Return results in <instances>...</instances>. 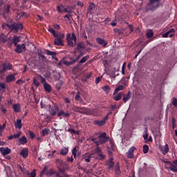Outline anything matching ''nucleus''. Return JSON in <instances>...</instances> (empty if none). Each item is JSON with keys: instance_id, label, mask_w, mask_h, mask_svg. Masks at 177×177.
Listing matches in <instances>:
<instances>
[{"instance_id": "1", "label": "nucleus", "mask_w": 177, "mask_h": 177, "mask_svg": "<svg viewBox=\"0 0 177 177\" xmlns=\"http://www.w3.org/2000/svg\"><path fill=\"white\" fill-rule=\"evenodd\" d=\"M110 137L107 136L106 132L102 133L98 137L91 139V142H93L96 146H100V145H104L109 142Z\"/></svg>"}, {"instance_id": "2", "label": "nucleus", "mask_w": 177, "mask_h": 177, "mask_svg": "<svg viewBox=\"0 0 177 177\" xmlns=\"http://www.w3.org/2000/svg\"><path fill=\"white\" fill-rule=\"evenodd\" d=\"M8 27L14 34H17L19 32V30H21L24 28L22 24L16 23V22H10L7 24H3L2 25V28H5V27Z\"/></svg>"}, {"instance_id": "3", "label": "nucleus", "mask_w": 177, "mask_h": 177, "mask_svg": "<svg viewBox=\"0 0 177 177\" xmlns=\"http://www.w3.org/2000/svg\"><path fill=\"white\" fill-rule=\"evenodd\" d=\"M158 8H160V0H149L145 7V10L146 12H154Z\"/></svg>"}, {"instance_id": "4", "label": "nucleus", "mask_w": 177, "mask_h": 177, "mask_svg": "<svg viewBox=\"0 0 177 177\" xmlns=\"http://www.w3.org/2000/svg\"><path fill=\"white\" fill-rule=\"evenodd\" d=\"M66 41L69 46L74 48V42H75V45H77V36H75V33L73 32L72 35L71 33H68L66 35ZM73 41L74 42H73Z\"/></svg>"}, {"instance_id": "5", "label": "nucleus", "mask_w": 177, "mask_h": 177, "mask_svg": "<svg viewBox=\"0 0 177 177\" xmlns=\"http://www.w3.org/2000/svg\"><path fill=\"white\" fill-rule=\"evenodd\" d=\"M55 164L59 172H61V174H64L67 171V166H63L64 162L62 160L56 159Z\"/></svg>"}, {"instance_id": "6", "label": "nucleus", "mask_w": 177, "mask_h": 177, "mask_svg": "<svg viewBox=\"0 0 177 177\" xmlns=\"http://www.w3.org/2000/svg\"><path fill=\"white\" fill-rule=\"evenodd\" d=\"M109 120V114H106V116L102 120H93V125H97V127H104L106 122Z\"/></svg>"}, {"instance_id": "7", "label": "nucleus", "mask_w": 177, "mask_h": 177, "mask_svg": "<svg viewBox=\"0 0 177 177\" xmlns=\"http://www.w3.org/2000/svg\"><path fill=\"white\" fill-rule=\"evenodd\" d=\"M59 112V106L57 104L54 105H49L48 106V113L50 114V115L55 116Z\"/></svg>"}, {"instance_id": "8", "label": "nucleus", "mask_w": 177, "mask_h": 177, "mask_svg": "<svg viewBox=\"0 0 177 177\" xmlns=\"http://www.w3.org/2000/svg\"><path fill=\"white\" fill-rule=\"evenodd\" d=\"M44 55H47L48 56L52 57V59L55 60V62H59V58L56 57L57 53L55 51H50L49 50L44 49Z\"/></svg>"}, {"instance_id": "9", "label": "nucleus", "mask_w": 177, "mask_h": 177, "mask_svg": "<svg viewBox=\"0 0 177 177\" xmlns=\"http://www.w3.org/2000/svg\"><path fill=\"white\" fill-rule=\"evenodd\" d=\"M166 164H169L171 165L168 167V169H170L172 172H177V159L173 161V163L171 161H166Z\"/></svg>"}, {"instance_id": "10", "label": "nucleus", "mask_w": 177, "mask_h": 177, "mask_svg": "<svg viewBox=\"0 0 177 177\" xmlns=\"http://www.w3.org/2000/svg\"><path fill=\"white\" fill-rule=\"evenodd\" d=\"M48 31L53 34L54 38H64V35L63 33H60V32H57L52 28H49Z\"/></svg>"}, {"instance_id": "11", "label": "nucleus", "mask_w": 177, "mask_h": 177, "mask_svg": "<svg viewBox=\"0 0 177 177\" xmlns=\"http://www.w3.org/2000/svg\"><path fill=\"white\" fill-rule=\"evenodd\" d=\"M16 48L15 49V52L17 53H23V52H26V44H17Z\"/></svg>"}, {"instance_id": "12", "label": "nucleus", "mask_w": 177, "mask_h": 177, "mask_svg": "<svg viewBox=\"0 0 177 177\" xmlns=\"http://www.w3.org/2000/svg\"><path fill=\"white\" fill-rule=\"evenodd\" d=\"M136 150H137L136 147H131L129 149L128 152L126 153V156H127V158H130V159L134 158L135 155L133 154V153H135Z\"/></svg>"}, {"instance_id": "13", "label": "nucleus", "mask_w": 177, "mask_h": 177, "mask_svg": "<svg viewBox=\"0 0 177 177\" xmlns=\"http://www.w3.org/2000/svg\"><path fill=\"white\" fill-rule=\"evenodd\" d=\"M52 175H55V177H62L60 173L53 169H50L48 171H46V176H52Z\"/></svg>"}, {"instance_id": "14", "label": "nucleus", "mask_w": 177, "mask_h": 177, "mask_svg": "<svg viewBox=\"0 0 177 177\" xmlns=\"http://www.w3.org/2000/svg\"><path fill=\"white\" fill-rule=\"evenodd\" d=\"M13 65L10 63H4L3 64V68L0 71V73H5V71H8V70H12Z\"/></svg>"}, {"instance_id": "15", "label": "nucleus", "mask_w": 177, "mask_h": 177, "mask_svg": "<svg viewBox=\"0 0 177 177\" xmlns=\"http://www.w3.org/2000/svg\"><path fill=\"white\" fill-rule=\"evenodd\" d=\"M17 74V73H12L8 75L6 77V82H7V84H9L10 82H13L15 81H16V75Z\"/></svg>"}, {"instance_id": "16", "label": "nucleus", "mask_w": 177, "mask_h": 177, "mask_svg": "<svg viewBox=\"0 0 177 177\" xmlns=\"http://www.w3.org/2000/svg\"><path fill=\"white\" fill-rule=\"evenodd\" d=\"M71 115V113L70 112H65L64 110L62 109L57 113V117L59 118L61 117H64V118H68Z\"/></svg>"}, {"instance_id": "17", "label": "nucleus", "mask_w": 177, "mask_h": 177, "mask_svg": "<svg viewBox=\"0 0 177 177\" xmlns=\"http://www.w3.org/2000/svg\"><path fill=\"white\" fill-rule=\"evenodd\" d=\"M95 151L97 153L100 160H104L106 158V156L102 153V149L99 146L96 147Z\"/></svg>"}, {"instance_id": "18", "label": "nucleus", "mask_w": 177, "mask_h": 177, "mask_svg": "<svg viewBox=\"0 0 177 177\" xmlns=\"http://www.w3.org/2000/svg\"><path fill=\"white\" fill-rule=\"evenodd\" d=\"M96 42L98 44V45L103 46V48H106V46H107V44H109L107 42V41H106L104 39H102L100 37L96 38Z\"/></svg>"}, {"instance_id": "19", "label": "nucleus", "mask_w": 177, "mask_h": 177, "mask_svg": "<svg viewBox=\"0 0 177 177\" xmlns=\"http://www.w3.org/2000/svg\"><path fill=\"white\" fill-rule=\"evenodd\" d=\"M89 55H87L84 57H83L81 60L79 62V63L75 66V68H78L82 64H84V63H86L87 60H89Z\"/></svg>"}, {"instance_id": "20", "label": "nucleus", "mask_w": 177, "mask_h": 177, "mask_svg": "<svg viewBox=\"0 0 177 177\" xmlns=\"http://www.w3.org/2000/svg\"><path fill=\"white\" fill-rule=\"evenodd\" d=\"M114 158H110L108 161H107V166H108V169L111 171L113 168L114 167V165H115V163L114 162Z\"/></svg>"}, {"instance_id": "21", "label": "nucleus", "mask_w": 177, "mask_h": 177, "mask_svg": "<svg viewBox=\"0 0 177 177\" xmlns=\"http://www.w3.org/2000/svg\"><path fill=\"white\" fill-rule=\"evenodd\" d=\"M54 45H57V46H64L63 38H55Z\"/></svg>"}, {"instance_id": "22", "label": "nucleus", "mask_w": 177, "mask_h": 177, "mask_svg": "<svg viewBox=\"0 0 177 177\" xmlns=\"http://www.w3.org/2000/svg\"><path fill=\"white\" fill-rule=\"evenodd\" d=\"M0 151L2 153L3 156H8V154H10L12 149L8 147H6V149L0 147Z\"/></svg>"}, {"instance_id": "23", "label": "nucleus", "mask_w": 177, "mask_h": 177, "mask_svg": "<svg viewBox=\"0 0 177 177\" xmlns=\"http://www.w3.org/2000/svg\"><path fill=\"white\" fill-rule=\"evenodd\" d=\"M160 151H162L163 156L167 154L169 151V146L168 145V144H165L164 147H160Z\"/></svg>"}, {"instance_id": "24", "label": "nucleus", "mask_w": 177, "mask_h": 177, "mask_svg": "<svg viewBox=\"0 0 177 177\" xmlns=\"http://www.w3.org/2000/svg\"><path fill=\"white\" fill-rule=\"evenodd\" d=\"M12 42L15 46H17L19 42H20L21 40V36H17V35H14L13 37H12Z\"/></svg>"}, {"instance_id": "25", "label": "nucleus", "mask_w": 177, "mask_h": 177, "mask_svg": "<svg viewBox=\"0 0 177 177\" xmlns=\"http://www.w3.org/2000/svg\"><path fill=\"white\" fill-rule=\"evenodd\" d=\"M44 50H40L37 53V56L39 57V59L41 60V62H46V57L44 55Z\"/></svg>"}, {"instance_id": "26", "label": "nucleus", "mask_w": 177, "mask_h": 177, "mask_svg": "<svg viewBox=\"0 0 177 177\" xmlns=\"http://www.w3.org/2000/svg\"><path fill=\"white\" fill-rule=\"evenodd\" d=\"M94 10H95V3H91L88 6L87 12L88 13V15H93Z\"/></svg>"}, {"instance_id": "27", "label": "nucleus", "mask_w": 177, "mask_h": 177, "mask_svg": "<svg viewBox=\"0 0 177 177\" xmlns=\"http://www.w3.org/2000/svg\"><path fill=\"white\" fill-rule=\"evenodd\" d=\"M20 154L23 158H27V157H28V149L27 148L22 149L21 150Z\"/></svg>"}, {"instance_id": "28", "label": "nucleus", "mask_w": 177, "mask_h": 177, "mask_svg": "<svg viewBox=\"0 0 177 177\" xmlns=\"http://www.w3.org/2000/svg\"><path fill=\"white\" fill-rule=\"evenodd\" d=\"M110 148L109 149L108 151L109 154H113L111 151H115V145H114V142L113 140H110Z\"/></svg>"}, {"instance_id": "29", "label": "nucleus", "mask_w": 177, "mask_h": 177, "mask_svg": "<svg viewBox=\"0 0 177 177\" xmlns=\"http://www.w3.org/2000/svg\"><path fill=\"white\" fill-rule=\"evenodd\" d=\"M43 86L46 92H48V93H50V92H52V86H50V84H49V83H44L43 84Z\"/></svg>"}, {"instance_id": "30", "label": "nucleus", "mask_w": 177, "mask_h": 177, "mask_svg": "<svg viewBox=\"0 0 177 177\" xmlns=\"http://www.w3.org/2000/svg\"><path fill=\"white\" fill-rule=\"evenodd\" d=\"M12 109H14L15 113H20V111H21L20 104H14Z\"/></svg>"}, {"instance_id": "31", "label": "nucleus", "mask_w": 177, "mask_h": 177, "mask_svg": "<svg viewBox=\"0 0 177 177\" xmlns=\"http://www.w3.org/2000/svg\"><path fill=\"white\" fill-rule=\"evenodd\" d=\"M70 59L71 61H64V64H65V66H73V64H75V63L77 62L75 59L73 57H70Z\"/></svg>"}, {"instance_id": "32", "label": "nucleus", "mask_w": 177, "mask_h": 177, "mask_svg": "<svg viewBox=\"0 0 177 177\" xmlns=\"http://www.w3.org/2000/svg\"><path fill=\"white\" fill-rule=\"evenodd\" d=\"M91 158H92V155L84 154L82 156V160L85 162H91Z\"/></svg>"}, {"instance_id": "33", "label": "nucleus", "mask_w": 177, "mask_h": 177, "mask_svg": "<svg viewBox=\"0 0 177 177\" xmlns=\"http://www.w3.org/2000/svg\"><path fill=\"white\" fill-rule=\"evenodd\" d=\"M78 150H80V148L78 147H75L72 149V154L74 156V158H76L77 156H80V152H78Z\"/></svg>"}, {"instance_id": "34", "label": "nucleus", "mask_w": 177, "mask_h": 177, "mask_svg": "<svg viewBox=\"0 0 177 177\" xmlns=\"http://www.w3.org/2000/svg\"><path fill=\"white\" fill-rule=\"evenodd\" d=\"M131 91H129L127 95H124V93H123V102H124V103H127V101L129 100V99H131Z\"/></svg>"}, {"instance_id": "35", "label": "nucleus", "mask_w": 177, "mask_h": 177, "mask_svg": "<svg viewBox=\"0 0 177 177\" xmlns=\"http://www.w3.org/2000/svg\"><path fill=\"white\" fill-rule=\"evenodd\" d=\"M15 128H17L18 129H21L23 124H21V119L17 120V121L15 122Z\"/></svg>"}, {"instance_id": "36", "label": "nucleus", "mask_w": 177, "mask_h": 177, "mask_svg": "<svg viewBox=\"0 0 177 177\" xmlns=\"http://www.w3.org/2000/svg\"><path fill=\"white\" fill-rule=\"evenodd\" d=\"M77 53H79V55L75 59L76 62H78V60H80V59H81V57H82V56L85 55V51L82 50H77Z\"/></svg>"}, {"instance_id": "37", "label": "nucleus", "mask_w": 177, "mask_h": 177, "mask_svg": "<svg viewBox=\"0 0 177 177\" xmlns=\"http://www.w3.org/2000/svg\"><path fill=\"white\" fill-rule=\"evenodd\" d=\"M57 154H61L62 156H67L68 154V148L64 147L60 150V152L57 153Z\"/></svg>"}, {"instance_id": "38", "label": "nucleus", "mask_w": 177, "mask_h": 177, "mask_svg": "<svg viewBox=\"0 0 177 177\" xmlns=\"http://www.w3.org/2000/svg\"><path fill=\"white\" fill-rule=\"evenodd\" d=\"M8 41V37L6 36L5 34L1 33L0 35V42L1 44H5Z\"/></svg>"}, {"instance_id": "39", "label": "nucleus", "mask_w": 177, "mask_h": 177, "mask_svg": "<svg viewBox=\"0 0 177 177\" xmlns=\"http://www.w3.org/2000/svg\"><path fill=\"white\" fill-rule=\"evenodd\" d=\"M10 12V5H8L7 7L4 8V10H3L4 19H6V17L5 16V15H9Z\"/></svg>"}, {"instance_id": "40", "label": "nucleus", "mask_w": 177, "mask_h": 177, "mask_svg": "<svg viewBox=\"0 0 177 177\" xmlns=\"http://www.w3.org/2000/svg\"><path fill=\"white\" fill-rule=\"evenodd\" d=\"M93 109H88V108H86V110H85V112H84V114L86 115H93Z\"/></svg>"}, {"instance_id": "41", "label": "nucleus", "mask_w": 177, "mask_h": 177, "mask_svg": "<svg viewBox=\"0 0 177 177\" xmlns=\"http://www.w3.org/2000/svg\"><path fill=\"white\" fill-rule=\"evenodd\" d=\"M19 142L23 145H26V143H27V138L26 137V136H24L21 138H20L19 139Z\"/></svg>"}, {"instance_id": "42", "label": "nucleus", "mask_w": 177, "mask_h": 177, "mask_svg": "<svg viewBox=\"0 0 177 177\" xmlns=\"http://www.w3.org/2000/svg\"><path fill=\"white\" fill-rule=\"evenodd\" d=\"M124 95V93H119L117 95H115L113 97V100H115V102H118L119 100H121L122 99V96Z\"/></svg>"}, {"instance_id": "43", "label": "nucleus", "mask_w": 177, "mask_h": 177, "mask_svg": "<svg viewBox=\"0 0 177 177\" xmlns=\"http://www.w3.org/2000/svg\"><path fill=\"white\" fill-rule=\"evenodd\" d=\"M75 100L76 102H82V97L81 96V93L78 91L75 97Z\"/></svg>"}, {"instance_id": "44", "label": "nucleus", "mask_w": 177, "mask_h": 177, "mask_svg": "<svg viewBox=\"0 0 177 177\" xmlns=\"http://www.w3.org/2000/svg\"><path fill=\"white\" fill-rule=\"evenodd\" d=\"M76 109L77 110V113H80V114H85V110L86 108L76 106Z\"/></svg>"}, {"instance_id": "45", "label": "nucleus", "mask_w": 177, "mask_h": 177, "mask_svg": "<svg viewBox=\"0 0 177 177\" xmlns=\"http://www.w3.org/2000/svg\"><path fill=\"white\" fill-rule=\"evenodd\" d=\"M114 168H115V174L117 175H120V174H121V170H120V163L117 162Z\"/></svg>"}, {"instance_id": "46", "label": "nucleus", "mask_w": 177, "mask_h": 177, "mask_svg": "<svg viewBox=\"0 0 177 177\" xmlns=\"http://www.w3.org/2000/svg\"><path fill=\"white\" fill-rule=\"evenodd\" d=\"M125 87L124 86V85H121L120 84L119 86H118L116 87V88L115 89V93H118V92H120V91H124V88Z\"/></svg>"}, {"instance_id": "47", "label": "nucleus", "mask_w": 177, "mask_h": 177, "mask_svg": "<svg viewBox=\"0 0 177 177\" xmlns=\"http://www.w3.org/2000/svg\"><path fill=\"white\" fill-rule=\"evenodd\" d=\"M106 93H109L111 88H110V86L106 85L102 88Z\"/></svg>"}, {"instance_id": "48", "label": "nucleus", "mask_w": 177, "mask_h": 177, "mask_svg": "<svg viewBox=\"0 0 177 177\" xmlns=\"http://www.w3.org/2000/svg\"><path fill=\"white\" fill-rule=\"evenodd\" d=\"M33 85H35V86H36V88H38V86H39V85H40L39 80H38V79L34 77L33 78Z\"/></svg>"}, {"instance_id": "49", "label": "nucleus", "mask_w": 177, "mask_h": 177, "mask_svg": "<svg viewBox=\"0 0 177 177\" xmlns=\"http://www.w3.org/2000/svg\"><path fill=\"white\" fill-rule=\"evenodd\" d=\"M142 149H143L144 154H147V153H149V145H143Z\"/></svg>"}, {"instance_id": "50", "label": "nucleus", "mask_w": 177, "mask_h": 177, "mask_svg": "<svg viewBox=\"0 0 177 177\" xmlns=\"http://www.w3.org/2000/svg\"><path fill=\"white\" fill-rule=\"evenodd\" d=\"M142 136H143L145 140H147V139L149 138V134L147 133V127H146L145 129L144 134Z\"/></svg>"}, {"instance_id": "51", "label": "nucleus", "mask_w": 177, "mask_h": 177, "mask_svg": "<svg viewBox=\"0 0 177 177\" xmlns=\"http://www.w3.org/2000/svg\"><path fill=\"white\" fill-rule=\"evenodd\" d=\"M153 35H154V32H153V30H148L147 32V38H152Z\"/></svg>"}, {"instance_id": "52", "label": "nucleus", "mask_w": 177, "mask_h": 177, "mask_svg": "<svg viewBox=\"0 0 177 177\" xmlns=\"http://www.w3.org/2000/svg\"><path fill=\"white\" fill-rule=\"evenodd\" d=\"M28 133H29L30 139H31L32 140V139L35 138V133H34V132H32L31 131H28Z\"/></svg>"}, {"instance_id": "53", "label": "nucleus", "mask_w": 177, "mask_h": 177, "mask_svg": "<svg viewBox=\"0 0 177 177\" xmlns=\"http://www.w3.org/2000/svg\"><path fill=\"white\" fill-rule=\"evenodd\" d=\"M62 85H63V81H60L56 84V88L57 91H60Z\"/></svg>"}, {"instance_id": "54", "label": "nucleus", "mask_w": 177, "mask_h": 177, "mask_svg": "<svg viewBox=\"0 0 177 177\" xmlns=\"http://www.w3.org/2000/svg\"><path fill=\"white\" fill-rule=\"evenodd\" d=\"M46 171H48V166H44L41 171V174H40V176L42 177L44 174L46 175Z\"/></svg>"}, {"instance_id": "55", "label": "nucleus", "mask_w": 177, "mask_h": 177, "mask_svg": "<svg viewBox=\"0 0 177 177\" xmlns=\"http://www.w3.org/2000/svg\"><path fill=\"white\" fill-rule=\"evenodd\" d=\"M49 133V129H44L42 130V136H46V135H48Z\"/></svg>"}, {"instance_id": "56", "label": "nucleus", "mask_w": 177, "mask_h": 177, "mask_svg": "<svg viewBox=\"0 0 177 177\" xmlns=\"http://www.w3.org/2000/svg\"><path fill=\"white\" fill-rule=\"evenodd\" d=\"M172 104L174 107H176V109H177V99H176V97H173Z\"/></svg>"}, {"instance_id": "57", "label": "nucleus", "mask_w": 177, "mask_h": 177, "mask_svg": "<svg viewBox=\"0 0 177 177\" xmlns=\"http://www.w3.org/2000/svg\"><path fill=\"white\" fill-rule=\"evenodd\" d=\"M83 48H84V46H82V43H77V50H82Z\"/></svg>"}, {"instance_id": "58", "label": "nucleus", "mask_w": 177, "mask_h": 177, "mask_svg": "<svg viewBox=\"0 0 177 177\" xmlns=\"http://www.w3.org/2000/svg\"><path fill=\"white\" fill-rule=\"evenodd\" d=\"M39 78H41V84H46V79L45 77H42V75H39Z\"/></svg>"}, {"instance_id": "59", "label": "nucleus", "mask_w": 177, "mask_h": 177, "mask_svg": "<svg viewBox=\"0 0 177 177\" xmlns=\"http://www.w3.org/2000/svg\"><path fill=\"white\" fill-rule=\"evenodd\" d=\"M13 40L11 39L10 41H8L7 43L8 48H10V49L12 48V46L13 45Z\"/></svg>"}, {"instance_id": "60", "label": "nucleus", "mask_w": 177, "mask_h": 177, "mask_svg": "<svg viewBox=\"0 0 177 177\" xmlns=\"http://www.w3.org/2000/svg\"><path fill=\"white\" fill-rule=\"evenodd\" d=\"M31 177H36L37 176V169H33V171L30 173Z\"/></svg>"}, {"instance_id": "61", "label": "nucleus", "mask_w": 177, "mask_h": 177, "mask_svg": "<svg viewBox=\"0 0 177 177\" xmlns=\"http://www.w3.org/2000/svg\"><path fill=\"white\" fill-rule=\"evenodd\" d=\"M0 88L1 89H6V84L4 82L0 83Z\"/></svg>"}, {"instance_id": "62", "label": "nucleus", "mask_w": 177, "mask_h": 177, "mask_svg": "<svg viewBox=\"0 0 177 177\" xmlns=\"http://www.w3.org/2000/svg\"><path fill=\"white\" fill-rule=\"evenodd\" d=\"M0 110L2 111V113H3L4 114H6V112L8 111V110L6 109V108H4L3 106H2L0 109Z\"/></svg>"}, {"instance_id": "63", "label": "nucleus", "mask_w": 177, "mask_h": 177, "mask_svg": "<svg viewBox=\"0 0 177 177\" xmlns=\"http://www.w3.org/2000/svg\"><path fill=\"white\" fill-rule=\"evenodd\" d=\"M53 28H55V30H60V25L55 24L53 25Z\"/></svg>"}, {"instance_id": "64", "label": "nucleus", "mask_w": 177, "mask_h": 177, "mask_svg": "<svg viewBox=\"0 0 177 177\" xmlns=\"http://www.w3.org/2000/svg\"><path fill=\"white\" fill-rule=\"evenodd\" d=\"M102 81V77H97L95 78V84H99Z\"/></svg>"}]
</instances>
